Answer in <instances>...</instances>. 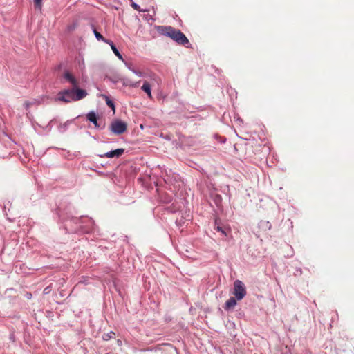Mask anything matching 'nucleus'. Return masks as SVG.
Returning <instances> with one entry per match:
<instances>
[{"instance_id":"obj_1","label":"nucleus","mask_w":354,"mask_h":354,"mask_svg":"<svg viewBox=\"0 0 354 354\" xmlns=\"http://www.w3.org/2000/svg\"><path fill=\"white\" fill-rule=\"evenodd\" d=\"M158 32L164 36H167L171 39H173L175 42H176L179 45L184 46L185 47H189V41L185 36L184 33H183L180 30L176 29L172 26H158L157 28Z\"/></svg>"},{"instance_id":"obj_2","label":"nucleus","mask_w":354,"mask_h":354,"mask_svg":"<svg viewBox=\"0 0 354 354\" xmlns=\"http://www.w3.org/2000/svg\"><path fill=\"white\" fill-rule=\"evenodd\" d=\"M64 78L68 80L75 88V95H73V101L80 100L87 95V93L85 90L77 88L78 82L71 73L69 72L65 73Z\"/></svg>"},{"instance_id":"obj_3","label":"nucleus","mask_w":354,"mask_h":354,"mask_svg":"<svg viewBox=\"0 0 354 354\" xmlns=\"http://www.w3.org/2000/svg\"><path fill=\"white\" fill-rule=\"evenodd\" d=\"M233 295L237 300H241L246 295V290L243 283L240 280L234 282Z\"/></svg>"},{"instance_id":"obj_4","label":"nucleus","mask_w":354,"mask_h":354,"mask_svg":"<svg viewBox=\"0 0 354 354\" xmlns=\"http://www.w3.org/2000/svg\"><path fill=\"white\" fill-rule=\"evenodd\" d=\"M110 129L115 134L120 135L127 131V125L126 122L116 120L111 122Z\"/></svg>"},{"instance_id":"obj_5","label":"nucleus","mask_w":354,"mask_h":354,"mask_svg":"<svg viewBox=\"0 0 354 354\" xmlns=\"http://www.w3.org/2000/svg\"><path fill=\"white\" fill-rule=\"evenodd\" d=\"M60 96L59 100L64 102H70L73 101V97L75 95V88L64 90L59 93Z\"/></svg>"},{"instance_id":"obj_6","label":"nucleus","mask_w":354,"mask_h":354,"mask_svg":"<svg viewBox=\"0 0 354 354\" xmlns=\"http://www.w3.org/2000/svg\"><path fill=\"white\" fill-rule=\"evenodd\" d=\"M124 152V149H117L115 150H113L109 152H106L104 154L99 155L101 158H119L121 156Z\"/></svg>"},{"instance_id":"obj_7","label":"nucleus","mask_w":354,"mask_h":354,"mask_svg":"<svg viewBox=\"0 0 354 354\" xmlns=\"http://www.w3.org/2000/svg\"><path fill=\"white\" fill-rule=\"evenodd\" d=\"M236 305V300L234 297H230L225 304V310L233 308Z\"/></svg>"},{"instance_id":"obj_8","label":"nucleus","mask_w":354,"mask_h":354,"mask_svg":"<svg viewBox=\"0 0 354 354\" xmlns=\"http://www.w3.org/2000/svg\"><path fill=\"white\" fill-rule=\"evenodd\" d=\"M86 118L88 120L93 122L95 127H99V125L97 124V116H96V114L95 113V112H93V111L89 112L86 115Z\"/></svg>"},{"instance_id":"obj_9","label":"nucleus","mask_w":354,"mask_h":354,"mask_svg":"<svg viewBox=\"0 0 354 354\" xmlns=\"http://www.w3.org/2000/svg\"><path fill=\"white\" fill-rule=\"evenodd\" d=\"M141 88L143 91H145L147 94V95L149 98H152V95H151V84L147 81L144 82L143 85Z\"/></svg>"},{"instance_id":"obj_10","label":"nucleus","mask_w":354,"mask_h":354,"mask_svg":"<svg viewBox=\"0 0 354 354\" xmlns=\"http://www.w3.org/2000/svg\"><path fill=\"white\" fill-rule=\"evenodd\" d=\"M106 44H109L111 46V48L113 50V52L114 53V54L120 59H122V55L120 53V52L118 50V49L116 48L115 46L114 45V44L113 43V41H111V40L109 41H106Z\"/></svg>"},{"instance_id":"obj_11","label":"nucleus","mask_w":354,"mask_h":354,"mask_svg":"<svg viewBox=\"0 0 354 354\" xmlns=\"http://www.w3.org/2000/svg\"><path fill=\"white\" fill-rule=\"evenodd\" d=\"M140 82H133L129 79H125L124 80L123 84L127 86L130 87H138L139 86Z\"/></svg>"},{"instance_id":"obj_12","label":"nucleus","mask_w":354,"mask_h":354,"mask_svg":"<svg viewBox=\"0 0 354 354\" xmlns=\"http://www.w3.org/2000/svg\"><path fill=\"white\" fill-rule=\"evenodd\" d=\"M94 35L95 37L97 39V40H101L106 43V41H109V40L106 39L100 32H98L96 30H93Z\"/></svg>"},{"instance_id":"obj_13","label":"nucleus","mask_w":354,"mask_h":354,"mask_svg":"<svg viewBox=\"0 0 354 354\" xmlns=\"http://www.w3.org/2000/svg\"><path fill=\"white\" fill-rule=\"evenodd\" d=\"M115 335V334L114 332H110V333H106L103 335V339L105 341H108L111 339L114 338Z\"/></svg>"},{"instance_id":"obj_14","label":"nucleus","mask_w":354,"mask_h":354,"mask_svg":"<svg viewBox=\"0 0 354 354\" xmlns=\"http://www.w3.org/2000/svg\"><path fill=\"white\" fill-rule=\"evenodd\" d=\"M106 104L109 107H111L113 111H115L114 103L108 97H106Z\"/></svg>"},{"instance_id":"obj_15","label":"nucleus","mask_w":354,"mask_h":354,"mask_svg":"<svg viewBox=\"0 0 354 354\" xmlns=\"http://www.w3.org/2000/svg\"><path fill=\"white\" fill-rule=\"evenodd\" d=\"M216 230L218 232H221L223 234L227 235V229L223 228L219 225L216 226Z\"/></svg>"},{"instance_id":"obj_16","label":"nucleus","mask_w":354,"mask_h":354,"mask_svg":"<svg viewBox=\"0 0 354 354\" xmlns=\"http://www.w3.org/2000/svg\"><path fill=\"white\" fill-rule=\"evenodd\" d=\"M34 3L36 8L41 9L42 6V0H34Z\"/></svg>"},{"instance_id":"obj_17","label":"nucleus","mask_w":354,"mask_h":354,"mask_svg":"<svg viewBox=\"0 0 354 354\" xmlns=\"http://www.w3.org/2000/svg\"><path fill=\"white\" fill-rule=\"evenodd\" d=\"M131 6L136 10L138 11H140V12H146L147 10H141L140 6L138 5H137L136 3L133 2L131 3Z\"/></svg>"},{"instance_id":"obj_18","label":"nucleus","mask_w":354,"mask_h":354,"mask_svg":"<svg viewBox=\"0 0 354 354\" xmlns=\"http://www.w3.org/2000/svg\"><path fill=\"white\" fill-rule=\"evenodd\" d=\"M77 26V23H73L72 25H70L68 26V29L69 31H73V30L75 29Z\"/></svg>"},{"instance_id":"obj_19","label":"nucleus","mask_w":354,"mask_h":354,"mask_svg":"<svg viewBox=\"0 0 354 354\" xmlns=\"http://www.w3.org/2000/svg\"><path fill=\"white\" fill-rule=\"evenodd\" d=\"M133 72H134L136 74H137V75H138L139 76H140V77H142V73L141 72H140V71H133Z\"/></svg>"},{"instance_id":"obj_20","label":"nucleus","mask_w":354,"mask_h":354,"mask_svg":"<svg viewBox=\"0 0 354 354\" xmlns=\"http://www.w3.org/2000/svg\"><path fill=\"white\" fill-rule=\"evenodd\" d=\"M24 105L26 106V108L28 109L29 106L30 105V103L28 102H25Z\"/></svg>"},{"instance_id":"obj_21","label":"nucleus","mask_w":354,"mask_h":354,"mask_svg":"<svg viewBox=\"0 0 354 354\" xmlns=\"http://www.w3.org/2000/svg\"><path fill=\"white\" fill-rule=\"evenodd\" d=\"M44 292H45V293H47V292H48V288H45V289H44Z\"/></svg>"}]
</instances>
